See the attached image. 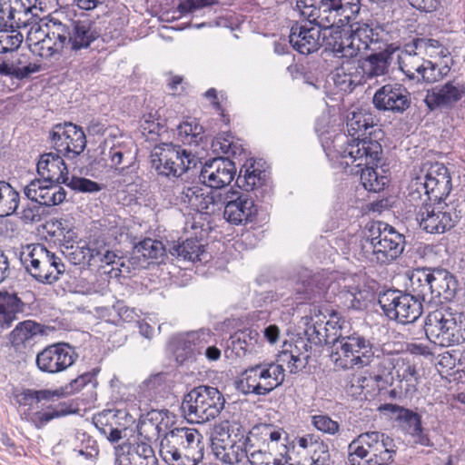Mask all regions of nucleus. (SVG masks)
Wrapping results in <instances>:
<instances>
[{"label":"nucleus","instance_id":"obj_1","mask_svg":"<svg viewBox=\"0 0 465 465\" xmlns=\"http://www.w3.org/2000/svg\"><path fill=\"white\" fill-rule=\"evenodd\" d=\"M451 177L443 163H424L411 181L407 203L416 210L420 227L430 233H443L461 217V211L444 203L451 190Z\"/></svg>","mask_w":465,"mask_h":465},{"label":"nucleus","instance_id":"obj_2","mask_svg":"<svg viewBox=\"0 0 465 465\" xmlns=\"http://www.w3.org/2000/svg\"><path fill=\"white\" fill-rule=\"evenodd\" d=\"M240 174L236 183L242 190H229L221 193L219 205L224 207L223 216L232 224L239 225L252 222L257 214V208L252 197L248 193L264 184L267 173L265 171L256 169L253 164L246 167L244 173Z\"/></svg>","mask_w":465,"mask_h":465},{"label":"nucleus","instance_id":"obj_3","mask_svg":"<svg viewBox=\"0 0 465 465\" xmlns=\"http://www.w3.org/2000/svg\"><path fill=\"white\" fill-rule=\"evenodd\" d=\"M338 153L343 160L342 164L358 168L355 173H360L361 182L366 190L374 193L383 190L388 178L379 176L376 172L382 153V147L377 140H352L346 146H341Z\"/></svg>","mask_w":465,"mask_h":465},{"label":"nucleus","instance_id":"obj_4","mask_svg":"<svg viewBox=\"0 0 465 465\" xmlns=\"http://www.w3.org/2000/svg\"><path fill=\"white\" fill-rule=\"evenodd\" d=\"M323 40L336 57L354 58L362 56L368 51L376 52L383 49L379 35L367 24H352L350 30H341L334 26L324 31Z\"/></svg>","mask_w":465,"mask_h":465},{"label":"nucleus","instance_id":"obj_5","mask_svg":"<svg viewBox=\"0 0 465 465\" xmlns=\"http://www.w3.org/2000/svg\"><path fill=\"white\" fill-rule=\"evenodd\" d=\"M47 33L42 41L43 48L53 55L67 49L76 54L90 47L98 37L99 33L89 20H76L64 24L52 18L46 25Z\"/></svg>","mask_w":465,"mask_h":465},{"label":"nucleus","instance_id":"obj_6","mask_svg":"<svg viewBox=\"0 0 465 465\" xmlns=\"http://www.w3.org/2000/svg\"><path fill=\"white\" fill-rule=\"evenodd\" d=\"M204 447L196 429L177 427L160 439L159 454L169 465H197L203 459Z\"/></svg>","mask_w":465,"mask_h":465},{"label":"nucleus","instance_id":"obj_7","mask_svg":"<svg viewBox=\"0 0 465 465\" xmlns=\"http://www.w3.org/2000/svg\"><path fill=\"white\" fill-rule=\"evenodd\" d=\"M361 0H297L294 12L301 18L328 30L336 24H349L361 10Z\"/></svg>","mask_w":465,"mask_h":465},{"label":"nucleus","instance_id":"obj_8","mask_svg":"<svg viewBox=\"0 0 465 465\" xmlns=\"http://www.w3.org/2000/svg\"><path fill=\"white\" fill-rule=\"evenodd\" d=\"M378 350L370 339L359 332L339 336L332 341L331 361L341 371L360 370L375 361Z\"/></svg>","mask_w":465,"mask_h":465},{"label":"nucleus","instance_id":"obj_9","mask_svg":"<svg viewBox=\"0 0 465 465\" xmlns=\"http://www.w3.org/2000/svg\"><path fill=\"white\" fill-rule=\"evenodd\" d=\"M412 292L423 302L450 301L457 290L455 277L447 270L440 268H417L410 276Z\"/></svg>","mask_w":465,"mask_h":465},{"label":"nucleus","instance_id":"obj_10","mask_svg":"<svg viewBox=\"0 0 465 465\" xmlns=\"http://www.w3.org/2000/svg\"><path fill=\"white\" fill-rule=\"evenodd\" d=\"M225 399L214 387L198 386L184 395L181 410L191 422L205 423L223 410Z\"/></svg>","mask_w":465,"mask_h":465},{"label":"nucleus","instance_id":"obj_11","mask_svg":"<svg viewBox=\"0 0 465 465\" xmlns=\"http://www.w3.org/2000/svg\"><path fill=\"white\" fill-rule=\"evenodd\" d=\"M370 236L363 248L371 252L372 261L380 264H389L395 261L404 251L405 236L391 225L376 222L369 228Z\"/></svg>","mask_w":465,"mask_h":465},{"label":"nucleus","instance_id":"obj_12","mask_svg":"<svg viewBox=\"0 0 465 465\" xmlns=\"http://www.w3.org/2000/svg\"><path fill=\"white\" fill-rule=\"evenodd\" d=\"M414 46L411 41L404 45L398 54L399 68L410 81L431 84L440 81L450 73L449 65L439 67L425 60L422 52Z\"/></svg>","mask_w":465,"mask_h":465},{"label":"nucleus","instance_id":"obj_13","mask_svg":"<svg viewBox=\"0 0 465 465\" xmlns=\"http://www.w3.org/2000/svg\"><path fill=\"white\" fill-rule=\"evenodd\" d=\"M424 330L427 338L433 343L449 347L463 340L462 315L449 310H436L430 312L425 320Z\"/></svg>","mask_w":465,"mask_h":465},{"label":"nucleus","instance_id":"obj_14","mask_svg":"<svg viewBox=\"0 0 465 465\" xmlns=\"http://www.w3.org/2000/svg\"><path fill=\"white\" fill-rule=\"evenodd\" d=\"M378 302L384 315L401 324L416 322L422 314V301L413 294L389 289L379 294Z\"/></svg>","mask_w":465,"mask_h":465},{"label":"nucleus","instance_id":"obj_15","mask_svg":"<svg viewBox=\"0 0 465 465\" xmlns=\"http://www.w3.org/2000/svg\"><path fill=\"white\" fill-rule=\"evenodd\" d=\"M306 363L307 356L302 357L295 347L292 350L282 351L278 355L276 362H262L253 367L257 371L259 381L266 390V394H268L284 381V364L287 365L291 373H297L305 367Z\"/></svg>","mask_w":465,"mask_h":465},{"label":"nucleus","instance_id":"obj_16","mask_svg":"<svg viewBox=\"0 0 465 465\" xmlns=\"http://www.w3.org/2000/svg\"><path fill=\"white\" fill-rule=\"evenodd\" d=\"M28 248L30 251L22 262L29 274L41 283L57 282L65 271L61 258L40 243Z\"/></svg>","mask_w":465,"mask_h":465},{"label":"nucleus","instance_id":"obj_17","mask_svg":"<svg viewBox=\"0 0 465 465\" xmlns=\"http://www.w3.org/2000/svg\"><path fill=\"white\" fill-rule=\"evenodd\" d=\"M153 169L159 176L178 178L194 163V155L173 143H161L155 146L151 154Z\"/></svg>","mask_w":465,"mask_h":465},{"label":"nucleus","instance_id":"obj_18","mask_svg":"<svg viewBox=\"0 0 465 465\" xmlns=\"http://www.w3.org/2000/svg\"><path fill=\"white\" fill-rule=\"evenodd\" d=\"M246 430L235 423L227 432L217 433L211 439V450L215 458L226 465H232L244 458Z\"/></svg>","mask_w":465,"mask_h":465},{"label":"nucleus","instance_id":"obj_19","mask_svg":"<svg viewBox=\"0 0 465 465\" xmlns=\"http://www.w3.org/2000/svg\"><path fill=\"white\" fill-rule=\"evenodd\" d=\"M53 148L65 159L77 158L86 147V137L82 128L72 123L54 125L49 134Z\"/></svg>","mask_w":465,"mask_h":465},{"label":"nucleus","instance_id":"obj_20","mask_svg":"<svg viewBox=\"0 0 465 465\" xmlns=\"http://www.w3.org/2000/svg\"><path fill=\"white\" fill-rule=\"evenodd\" d=\"M77 354L68 343L49 345L37 353L35 363L45 373L56 374L67 370L76 361Z\"/></svg>","mask_w":465,"mask_h":465},{"label":"nucleus","instance_id":"obj_21","mask_svg":"<svg viewBox=\"0 0 465 465\" xmlns=\"http://www.w3.org/2000/svg\"><path fill=\"white\" fill-rule=\"evenodd\" d=\"M304 24L296 22L291 28L289 42L293 49L302 54H312L319 49L323 40L324 28L308 19Z\"/></svg>","mask_w":465,"mask_h":465},{"label":"nucleus","instance_id":"obj_22","mask_svg":"<svg viewBox=\"0 0 465 465\" xmlns=\"http://www.w3.org/2000/svg\"><path fill=\"white\" fill-rule=\"evenodd\" d=\"M390 58L391 54L382 49L366 54L363 60L357 62V66H352L359 74H362L360 79H357V75H352V73L350 72V67L345 68L342 65L341 68V72L349 76L348 80H343V83L348 82L349 86H355L361 83V78L371 79L386 74L390 66Z\"/></svg>","mask_w":465,"mask_h":465},{"label":"nucleus","instance_id":"obj_23","mask_svg":"<svg viewBox=\"0 0 465 465\" xmlns=\"http://www.w3.org/2000/svg\"><path fill=\"white\" fill-rule=\"evenodd\" d=\"M236 174L235 163L228 158L219 157L205 162L199 173V181L212 189L229 185Z\"/></svg>","mask_w":465,"mask_h":465},{"label":"nucleus","instance_id":"obj_24","mask_svg":"<svg viewBox=\"0 0 465 465\" xmlns=\"http://www.w3.org/2000/svg\"><path fill=\"white\" fill-rule=\"evenodd\" d=\"M376 109L392 114H403L411 106L410 93L399 84H388L379 88L372 98Z\"/></svg>","mask_w":465,"mask_h":465},{"label":"nucleus","instance_id":"obj_25","mask_svg":"<svg viewBox=\"0 0 465 465\" xmlns=\"http://www.w3.org/2000/svg\"><path fill=\"white\" fill-rule=\"evenodd\" d=\"M114 457V465H157L152 446L143 440L115 446Z\"/></svg>","mask_w":465,"mask_h":465},{"label":"nucleus","instance_id":"obj_26","mask_svg":"<svg viewBox=\"0 0 465 465\" xmlns=\"http://www.w3.org/2000/svg\"><path fill=\"white\" fill-rule=\"evenodd\" d=\"M61 183H51L45 179L32 180L24 189L25 195L33 202L43 206H54L64 202L65 190Z\"/></svg>","mask_w":465,"mask_h":465},{"label":"nucleus","instance_id":"obj_27","mask_svg":"<svg viewBox=\"0 0 465 465\" xmlns=\"http://www.w3.org/2000/svg\"><path fill=\"white\" fill-rule=\"evenodd\" d=\"M180 193L181 202L199 213H213L221 202V193L206 192L198 185L183 186Z\"/></svg>","mask_w":465,"mask_h":465},{"label":"nucleus","instance_id":"obj_28","mask_svg":"<svg viewBox=\"0 0 465 465\" xmlns=\"http://www.w3.org/2000/svg\"><path fill=\"white\" fill-rule=\"evenodd\" d=\"M465 94L463 84L456 81H449L442 86H438L429 91L424 102L430 110L440 107H450L460 101Z\"/></svg>","mask_w":465,"mask_h":465},{"label":"nucleus","instance_id":"obj_29","mask_svg":"<svg viewBox=\"0 0 465 465\" xmlns=\"http://www.w3.org/2000/svg\"><path fill=\"white\" fill-rule=\"evenodd\" d=\"M37 173L42 179L55 183H67L68 166L60 153H46L40 156L37 163Z\"/></svg>","mask_w":465,"mask_h":465},{"label":"nucleus","instance_id":"obj_30","mask_svg":"<svg viewBox=\"0 0 465 465\" xmlns=\"http://www.w3.org/2000/svg\"><path fill=\"white\" fill-rule=\"evenodd\" d=\"M40 69V64L30 62L28 54L12 53L6 59L0 57V74L4 76L23 80Z\"/></svg>","mask_w":465,"mask_h":465},{"label":"nucleus","instance_id":"obj_31","mask_svg":"<svg viewBox=\"0 0 465 465\" xmlns=\"http://www.w3.org/2000/svg\"><path fill=\"white\" fill-rule=\"evenodd\" d=\"M377 437H381L380 431H368L354 439L348 446V463L365 465L366 460H372Z\"/></svg>","mask_w":465,"mask_h":465},{"label":"nucleus","instance_id":"obj_32","mask_svg":"<svg viewBox=\"0 0 465 465\" xmlns=\"http://www.w3.org/2000/svg\"><path fill=\"white\" fill-rule=\"evenodd\" d=\"M350 281L352 283H347V281H344L334 302H339L345 309L360 310L363 302L368 298L369 292L361 284L362 276L354 275Z\"/></svg>","mask_w":465,"mask_h":465},{"label":"nucleus","instance_id":"obj_33","mask_svg":"<svg viewBox=\"0 0 465 465\" xmlns=\"http://www.w3.org/2000/svg\"><path fill=\"white\" fill-rule=\"evenodd\" d=\"M165 252L162 242L146 238L139 242L134 248L128 262L135 269H145L150 264V260H158Z\"/></svg>","mask_w":465,"mask_h":465},{"label":"nucleus","instance_id":"obj_34","mask_svg":"<svg viewBox=\"0 0 465 465\" xmlns=\"http://www.w3.org/2000/svg\"><path fill=\"white\" fill-rule=\"evenodd\" d=\"M375 118L371 113L367 110H359L352 112L347 116V132L351 138L347 139V142L343 146H346L352 140H362L365 138L372 139L370 136H364L366 132L374 127Z\"/></svg>","mask_w":465,"mask_h":465},{"label":"nucleus","instance_id":"obj_35","mask_svg":"<svg viewBox=\"0 0 465 465\" xmlns=\"http://www.w3.org/2000/svg\"><path fill=\"white\" fill-rule=\"evenodd\" d=\"M169 252L171 255L184 262H206L211 257L197 239H187L183 242L173 243Z\"/></svg>","mask_w":465,"mask_h":465},{"label":"nucleus","instance_id":"obj_36","mask_svg":"<svg viewBox=\"0 0 465 465\" xmlns=\"http://www.w3.org/2000/svg\"><path fill=\"white\" fill-rule=\"evenodd\" d=\"M24 310L25 303L16 293L0 291V325L3 328L10 327Z\"/></svg>","mask_w":465,"mask_h":465},{"label":"nucleus","instance_id":"obj_37","mask_svg":"<svg viewBox=\"0 0 465 465\" xmlns=\"http://www.w3.org/2000/svg\"><path fill=\"white\" fill-rule=\"evenodd\" d=\"M396 381L399 388L405 391V396H413L418 391L420 375L414 364L401 360L396 366Z\"/></svg>","mask_w":465,"mask_h":465},{"label":"nucleus","instance_id":"obj_38","mask_svg":"<svg viewBox=\"0 0 465 465\" xmlns=\"http://www.w3.org/2000/svg\"><path fill=\"white\" fill-rule=\"evenodd\" d=\"M249 436L245 438L244 458H247L252 465H284V458H276L265 449L267 446L262 443L250 442Z\"/></svg>","mask_w":465,"mask_h":465},{"label":"nucleus","instance_id":"obj_39","mask_svg":"<svg viewBox=\"0 0 465 465\" xmlns=\"http://www.w3.org/2000/svg\"><path fill=\"white\" fill-rule=\"evenodd\" d=\"M296 444L306 450L309 457L317 465H329L330 453L328 445L323 441L318 440L313 435H305L296 440Z\"/></svg>","mask_w":465,"mask_h":465},{"label":"nucleus","instance_id":"obj_40","mask_svg":"<svg viewBox=\"0 0 465 465\" xmlns=\"http://www.w3.org/2000/svg\"><path fill=\"white\" fill-rule=\"evenodd\" d=\"M375 452L372 460H366L365 465H387L393 461L397 447L394 440L389 435L381 432V437H377Z\"/></svg>","mask_w":465,"mask_h":465},{"label":"nucleus","instance_id":"obj_41","mask_svg":"<svg viewBox=\"0 0 465 465\" xmlns=\"http://www.w3.org/2000/svg\"><path fill=\"white\" fill-rule=\"evenodd\" d=\"M93 423L98 431L111 443L118 442L122 439L120 430L114 427L116 425L114 411L105 410L94 415Z\"/></svg>","mask_w":465,"mask_h":465},{"label":"nucleus","instance_id":"obj_42","mask_svg":"<svg viewBox=\"0 0 465 465\" xmlns=\"http://www.w3.org/2000/svg\"><path fill=\"white\" fill-rule=\"evenodd\" d=\"M44 325L31 320L19 322L10 333V341L14 346H20L33 341L36 336L45 334Z\"/></svg>","mask_w":465,"mask_h":465},{"label":"nucleus","instance_id":"obj_43","mask_svg":"<svg viewBox=\"0 0 465 465\" xmlns=\"http://www.w3.org/2000/svg\"><path fill=\"white\" fill-rule=\"evenodd\" d=\"M19 202V193L9 183L0 181V217L15 213Z\"/></svg>","mask_w":465,"mask_h":465},{"label":"nucleus","instance_id":"obj_44","mask_svg":"<svg viewBox=\"0 0 465 465\" xmlns=\"http://www.w3.org/2000/svg\"><path fill=\"white\" fill-rule=\"evenodd\" d=\"M177 137L184 144H199L203 139V128L195 119L185 121L177 126Z\"/></svg>","mask_w":465,"mask_h":465},{"label":"nucleus","instance_id":"obj_45","mask_svg":"<svg viewBox=\"0 0 465 465\" xmlns=\"http://www.w3.org/2000/svg\"><path fill=\"white\" fill-rule=\"evenodd\" d=\"M246 435L249 436L250 442L262 443L269 448L268 441H279L282 431L276 430L272 424L263 423L254 426Z\"/></svg>","mask_w":465,"mask_h":465},{"label":"nucleus","instance_id":"obj_46","mask_svg":"<svg viewBox=\"0 0 465 465\" xmlns=\"http://www.w3.org/2000/svg\"><path fill=\"white\" fill-rule=\"evenodd\" d=\"M259 379L257 371L252 366L242 372L238 387L244 394L267 395Z\"/></svg>","mask_w":465,"mask_h":465},{"label":"nucleus","instance_id":"obj_47","mask_svg":"<svg viewBox=\"0 0 465 465\" xmlns=\"http://www.w3.org/2000/svg\"><path fill=\"white\" fill-rule=\"evenodd\" d=\"M211 332L208 330H200L180 334L178 337V347L188 352H193V347H203L209 342Z\"/></svg>","mask_w":465,"mask_h":465},{"label":"nucleus","instance_id":"obj_48","mask_svg":"<svg viewBox=\"0 0 465 465\" xmlns=\"http://www.w3.org/2000/svg\"><path fill=\"white\" fill-rule=\"evenodd\" d=\"M18 28L0 29V54L14 53L23 43V35Z\"/></svg>","mask_w":465,"mask_h":465},{"label":"nucleus","instance_id":"obj_49","mask_svg":"<svg viewBox=\"0 0 465 465\" xmlns=\"http://www.w3.org/2000/svg\"><path fill=\"white\" fill-rule=\"evenodd\" d=\"M259 334L255 330L245 329L234 333L232 344L234 349H240L246 351H252L258 342Z\"/></svg>","mask_w":465,"mask_h":465},{"label":"nucleus","instance_id":"obj_50","mask_svg":"<svg viewBox=\"0 0 465 465\" xmlns=\"http://www.w3.org/2000/svg\"><path fill=\"white\" fill-rule=\"evenodd\" d=\"M74 439L81 442V446H75L73 450L79 456H83L85 460H92L98 456L99 449L96 441L85 433H78Z\"/></svg>","mask_w":465,"mask_h":465},{"label":"nucleus","instance_id":"obj_51","mask_svg":"<svg viewBox=\"0 0 465 465\" xmlns=\"http://www.w3.org/2000/svg\"><path fill=\"white\" fill-rule=\"evenodd\" d=\"M396 422L408 434L419 432L421 426L420 416L409 409L401 411V414L397 416Z\"/></svg>","mask_w":465,"mask_h":465},{"label":"nucleus","instance_id":"obj_52","mask_svg":"<svg viewBox=\"0 0 465 465\" xmlns=\"http://www.w3.org/2000/svg\"><path fill=\"white\" fill-rule=\"evenodd\" d=\"M103 160L110 161L112 168H117L124 159V152L122 147L114 143L113 139H106L102 145Z\"/></svg>","mask_w":465,"mask_h":465},{"label":"nucleus","instance_id":"obj_53","mask_svg":"<svg viewBox=\"0 0 465 465\" xmlns=\"http://www.w3.org/2000/svg\"><path fill=\"white\" fill-rule=\"evenodd\" d=\"M305 333L308 336V340L314 344H332L331 334L327 333L326 327L323 326L322 322L308 324Z\"/></svg>","mask_w":465,"mask_h":465},{"label":"nucleus","instance_id":"obj_54","mask_svg":"<svg viewBox=\"0 0 465 465\" xmlns=\"http://www.w3.org/2000/svg\"><path fill=\"white\" fill-rule=\"evenodd\" d=\"M21 15L16 6L0 7V28H20L25 25L17 15Z\"/></svg>","mask_w":465,"mask_h":465},{"label":"nucleus","instance_id":"obj_55","mask_svg":"<svg viewBox=\"0 0 465 465\" xmlns=\"http://www.w3.org/2000/svg\"><path fill=\"white\" fill-rule=\"evenodd\" d=\"M108 248L107 244L103 239H94L88 243H84L85 254L88 257V264L94 266L97 264V261H101V255Z\"/></svg>","mask_w":465,"mask_h":465},{"label":"nucleus","instance_id":"obj_56","mask_svg":"<svg viewBox=\"0 0 465 465\" xmlns=\"http://www.w3.org/2000/svg\"><path fill=\"white\" fill-rule=\"evenodd\" d=\"M68 187L74 191L83 193H94L101 190V185L96 182L82 177H72L69 178L67 183Z\"/></svg>","mask_w":465,"mask_h":465},{"label":"nucleus","instance_id":"obj_57","mask_svg":"<svg viewBox=\"0 0 465 465\" xmlns=\"http://www.w3.org/2000/svg\"><path fill=\"white\" fill-rule=\"evenodd\" d=\"M313 426L320 431L334 435L339 430V424L327 415H314L312 417Z\"/></svg>","mask_w":465,"mask_h":465},{"label":"nucleus","instance_id":"obj_58","mask_svg":"<svg viewBox=\"0 0 465 465\" xmlns=\"http://www.w3.org/2000/svg\"><path fill=\"white\" fill-rule=\"evenodd\" d=\"M73 412V410L66 405L65 402L59 403L51 411L37 412L38 420L42 423H46L54 418L65 416Z\"/></svg>","mask_w":465,"mask_h":465},{"label":"nucleus","instance_id":"obj_59","mask_svg":"<svg viewBox=\"0 0 465 465\" xmlns=\"http://www.w3.org/2000/svg\"><path fill=\"white\" fill-rule=\"evenodd\" d=\"M23 400H35L36 402H39L43 400H51L54 397L58 398L60 393L58 391H50V390H42V391H34V390H26L22 394Z\"/></svg>","mask_w":465,"mask_h":465},{"label":"nucleus","instance_id":"obj_60","mask_svg":"<svg viewBox=\"0 0 465 465\" xmlns=\"http://www.w3.org/2000/svg\"><path fill=\"white\" fill-rule=\"evenodd\" d=\"M215 0H181L178 9L181 13H192L200 8L213 5Z\"/></svg>","mask_w":465,"mask_h":465},{"label":"nucleus","instance_id":"obj_61","mask_svg":"<svg viewBox=\"0 0 465 465\" xmlns=\"http://www.w3.org/2000/svg\"><path fill=\"white\" fill-rule=\"evenodd\" d=\"M110 264H119L122 267H125V263L124 261H123V258L117 256L114 252H111L109 248H107L106 251L101 255V261H97V264L94 266L102 268L104 265Z\"/></svg>","mask_w":465,"mask_h":465},{"label":"nucleus","instance_id":"obj_62","mask_svg":"<svg viewBox=\"0 0 465 465\" xmlns=\"http://www.w3.org/2000/svg\"><path fill=\"white\" fill-rule=\"evenodd\" d=\"M455 358L450 353L444 352L438 356L436 365L438 366L440 373H448L449 371L455 367Z\"/></svg>","mask_w":465,"mask_h":465},{"label":"nucleus","instance_id":"obj_63","mask_svg":"<svg viewBox=\"0 0 465 465\" xmlns=\"http://www.w3.org/2000/svg\"><path fill=\"white\" fill-rule=\"evenodd\" d=\"M411 41L415 45L414 48H418L423 54H427L429 48H438L440 46L438 40L431 38H414Z\"/></svg>","mask_w":465,"mask_h":465},{"label":"nucleus","instance_id":"obj_64","mask_svg":"<svg viewBox=\"0 0 465 465\" xmlns=\"http://www.w3.org/2000/svg\"><path fill=\"white\" fill-rule=\"evenodd\" d=\"M410 5L414 8L421 11L430 13L436 10L438 6V0H408Z\"/></svg>","mask_w":465,"mask_h":465}]
</instances>
